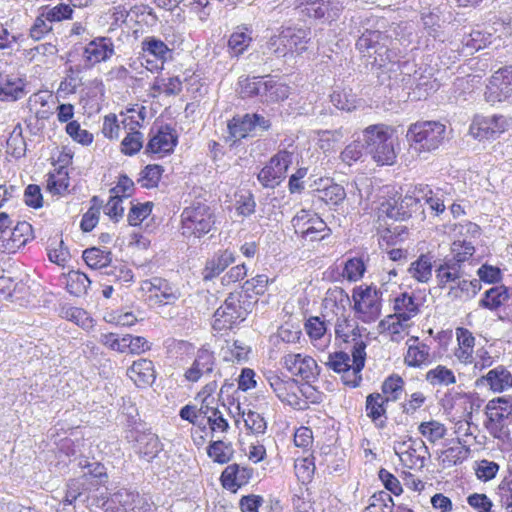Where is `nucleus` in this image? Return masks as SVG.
Returning a JSON list of instances; mask_svg holds the SVG:
<instances>
[{"label": "nucleus", "instance_id": "obj_1", "mask_svg": "<svg viewBox=\"0 0 512 512\" xmlns=\"http://www.w3.org/2000/svg\"><path fill=\"white\" fill-rule=\"evenodd\" d=\"M255 302L246 291L231 292L213 315V329L220 332L237 327L252 312Z\"/></svg>", "mask_w": 512, "mask_h": 512}, {"label": "nucleus", "instance_id": "obj_2", "mask_svg": "<svg viewBox=\"0 0 512 512\" xmlns=\"http://www.w3.org/2000/svg\"><path fill=\"white\" fill-rule=\"evenodd\" d=\"M406 138L413 153L429 154L444 143L446 126L439 121H418L409 126Z\"/></svg>", "mask_w": 512, "mask_h": 512}, {"label": "nucleus", "instance_id": "obj_3", "mask_svg": "<svg viewBox=\"0 0 512 512\" xmlns=\"http://www.w3.org/2000/svg\"><path fill=\"white\" fill-rule=\"evenodd\" d=\"M393 131L385 124H374L362 132L365 151L379 164L391 165L396 159Z\"/></svg>", "mask_w": 512, "mask_h": 512}, {"label": "nucleus", "instance_id": "obj_4", "mask_svg": "<svg viewBox=\"0 0 512 512\" xmlns=\"http://www.w3.org/2000/svg\"><path fill=\"white\" fill-rule=\"evenodd\" d=\"M512 414V396L505 395L488 401L485 406L484 426L495 439L505 443L510 439L507 420Z\"/></svg>", "mask_w": 512, "mask_h": 512}, {"label": "nucleus", "instance_id": "obj_5", "mask_svg": "<svg viewBox=\"0 0 512 512\" xmlns=\"http://www.w3.org/2000/svg\"><path fill=\"white\" fill-rule=\"evenodd\" d=\"M311 32L306 28L286 27L270 37L268 49L277 57L300 55L307 50Z\"/></svg>", "mask_w": 512, "mask_h": 512}, {"label": "nucleus", "instance_id": "obj_6", "mask_svg": "<svg viewBox=\"0 0 512 512\" xmlns=\"http://www.w3.org/2000/svg\"><path fill=\"white\" fill-rule=\"evenodd\" d=\"M214 224V212L205 203H193L181 213V234L186 238H201L212 230Z\"/></svg>", "mask_w": 512, "mask_h": 512}, {"label": "nucleus", "instance_id": "obj_7", "mask_svg": "<svg viewBox=\"0 0 512 512\" xmlns=\"http://www.w3.org/2000/svg\"><path fill=\"white\" fill-rule=\"evenodd\" d=\"M296 146L289 143L280 148L257 174V179L264 188L274 189L280 185L287 176L288 169L293 162Z\"/></svg>", "mask_w": 512, "mask_h": 512}, {"label": "nucleus", "instance_id": "obj_8", "mask_svg": "<svg viewBox=\"0 0 512 512\" xmlns=\"http://www.w3.org/2000/svg\"><path fill=\"white\" fill-rule=\"evenodd\" d=\"M295 234L305 241H321L328 237L331 229L315 212L301 209L291 220Z\"/></svg>", "mask_w": 512, "mask_h": 512}, {"label": "nucleus", "instance_id": "obj_9", "mask_svg": "<svg viewBox=\"0 0 512 512\" xmlns=\"http://www.w3.org/2000/svg\"><path fill=\"white\" fill-rule=\"evenodd\" d=\"M352 297L353 309L361 321L371 323L378 319L381 313V292L370 286L358 287L354 289Z\"/></svg>", "mask_w": 512, "mask_h": 512}, {"label": "nucleus", "instance_id": "obj_10", "mask_svg": "<svg viewBox=\"0 0 512 512\" xmlns=\"http://www.w3.org/2000/svg\"><path fill=\"white\" fill-rule=\"evenodd\" d=\"M512 125V119L504 115L476 116L469 128L470 134L479 141L498 138Z\"/></svg>", "mask_w": 512, "mask_h": 512}, {"label": "nucleus", "instance_id": "obj_11", "mask_svg": "<svg viewBox=\"0 0 512 512\" xmlns=\"http://www.w3.org/2000/svg\"><path fill=\"white\" fill-rule=\"evenodd\" d=\"M365 63L372 70L376 71L391 72L397 69L400 70L403 62H400L398 41L389 35V41L380 43L376 54L366 58Z\"/></svg>", "mask_w": 512, "mask_h": 512}, {"label": "nucleus", "instance_id": "obj_12", "mask_svg": "<svg viewBox=\"0 0 512 512\" xmlns=\"http://www.w3.org/2000/svg\"><path fill=\"white\" fill-rule=\"evenodd\" d=\"M395 453L399 456L403 465L410 469H422L430 458V452L421 438H409L408 441L394 446Z\"/></svg>", "mask_w": 512, "mask_h": 512}, {"label": "nucleus", "instance_id": "obj_13", "mask_svg": "<svg viewBox=\"0 0 512 512\" xmlns=\"http://www.w3.org/2000/svg\"><path fill=\"white\" fill-rule=\"evenodd\" d=\"M140 290L148 295V300L156 305L173 304L180 296L178 289L168 280L161 277H152L143 280Z\"/></svg>", "mask_w": 512, "mask_h": 512}, {"label": "nucleus", "instance_id": "obj_14", "mask_svg": "<svg viewBox=\"0 0 512 512\" xmlns=\"http://www.w3.org/2000/svg\"><path fill=\"white\" fill-rule=\"evenodd\" d=\"M292 5L309 17L329 22L337 20L344 9L339 0H292Z\"/></svg>", "mask_w": 512, "mask_h": 512}, {"label": "nucleus", "instance_id": "obj_15", "mask_svg": "<svg viewBox=\"0 0 512 512\" xmlns=\"http://www.w3.org/2000/svg\"><path fill=\"white\" fill-rule=\"evenodd\" d=\"M269 385L278 399L293 409L306 410V404L299 395V383L292 378H282L272 374L267 378Z\"/></svg>", "mask_w": 512, "mask_h": 512}, {"label": "nucleus", "instance_id": "obj_16", "mask_svg": "<svg viewBox=\"0 0 512 512\" xmlns=\"http://www.w3.org/2000/svg\"><path fill=\"white\" fill-rule=\"evenodd\" d=\"M485 99L491 104L512 102V66L499 69L491 76Z\"/></svg>", "mask_w": 512, "mask_h": 512}, {"label": "nucleus", "instance_id": "obj_17", "mask_svg": "<svg viewBox=\"0 0 512 512\" xmlns=\"http://www.w3.org/2000/svg\"><path fill=\"white\" fill-rule=\"evenodd\" d=\"M126 438L129 442H135V452L147 462H151L162 450L158 436L150 431L131 429L127 432Z\"/></svg>", "mask_w": 512, "mask_h": 512}, {"label": "nucleus", "instance_id": "obj_18", "mask_svg": "<svg viewBox=\"0 0 512 512\" xmlns=\"http://www.w3.org/2000/svg\"><path fill=\"white\" fill-rule=\"evenodd\" d=\"M283 365L292 375L307 383L315 381L320 372L317 362L312 357L300 353L285 355Z\"/></svg>", "mask_w": 512, "mask_h": 512}, {"label": "nucleus", "instance_id": "obj_19", "mask_svg": "<svg viewBox=\"0 0 512 512\" xmlns=\"http://www.w3.org/2000/svg\"><path fill=\"white\" fill-rule=\"evenodd\" d=\"M393 308L394 315L390 316V318H395L396 322H392L389 326V330L392 333H398L399 328L408 326V321L419 313V304L407 292L401 293L395 298Z\"/></svg>", "mask_w": 512, "mask_h": 512}, {"label": "nucleus", "instance_id": "obj_20", "mask_svg": "<svg viewBox=\"0 0 512 512\" xmlns=\"http://www.w3.org/2000/svg\"><path fill=\"white\" fill-rule=\"evenodd\" d=\"M414 68V63L404 61L400 68V72L404 75L402 81L405 82V85L410 86L413 90H417L419 98L426 97L431 92L438 90L439 84L436 79L432 78L431 75H424L417 70H414V74L411 75L410 71Z\"/></svg>", "mask_w": 512, "mask_h": 512}, {"label": "nucleus", "instance_id": "obj_21", "mask_svg": "<svg viewBox=\"0 0 512 512\" xmlns=\"http://www.w3.org/2000/svg\"><path fill=\"white\" fill-rule=\"evenodd\" d=\"M216 358L214 352L205 346L197 350L195 359L191 366L185 371L184 377L189 382H197L203 376L214 371Z\"/></svg>", "mask_w": 512, "mask_h": 512}, {"label": "nucleus", "instance_id": "obj_22", "mask_svg": "<svg viewBox=\"0 0 512 512\" xmlns=\"http://www.w3.org/2000/svg\"><path fill=\"white\" fill-rule=\"evenodd\" d=\"M334 330L336 339L353 344L352 350H356L361 343L366 344L362 337V332L366 329L360 328L357 320L353 318L344 315L337 317Z\"/></svg>", "mask_w": 512, "mask_h": 512}, {"label": "nucleus", "instance_id": "obj_23", "mask_svg": "<svg viewBox=\"0 0 512 512\" xmlns=\"http://www.w3.org/2000/svg\"><path fill=\"white\" fill-rule=\"evenodd\" d=\"M114 54V44L111 38L98 37L90 41L84 48L83 58L87 65L93 66L107 61Z\"/></svg>", "mask_w": 512, "mask_h": 512}, {"label": "nucleus", "instance_id": "obj_24", "mask_svg": "<svg viewBox=\"0 0 512 512\" xmlns=\"http://www.w3.org/2000/svg\"><path fill=\"white\" fill-rule=\"evenodd\" d=\"M26 81L15 74L0 72V101L15 102L26 95Z\"/></svg>", "mask_w": 512, "mask_h": 512}, {"label": "nucleus", "instance_id": "obj_25", "mask_svg": "<svg viewBox=\"0 0 512 512\" xmlns=\"http://www.w3.org/2000/svg\"><path fill=\"white\" fill-rule=\"evenodd\" d=\"M253 476L251 467L237 463L228 465L221 474V484L225 489L236 491L237 488L246 485Z\"/></svg>", "mask_w": 512, "mask_h": 512}, {"label": "nucleus", "instance_id": "obj_26", "mask_svg": "<svg viewBox=\"0 0 512 512\" xmlns=\"http://www.w3.org/2000/svg\"><path fill=\"white\" fill-rule=\"evenodd\" d=\"M235 262L234 252L225 249L219 250L208 258L201 271L203 281H211L218 277L229 265Z\"/></svg>", "mask_w": 512, "mask_h": 512}, {"label": "nucleus", "instance_id": "obj_27", "mask_svg": "<svg viewBox=\"0 0 512 512\" xmlns=\"http://www.w3.org/2000/svg\"><path fill=\"white\" fill-rule=\"evenodd\" d=\"M361 35L356 41V49L361 57L366 59L376 54L377 48L383 41H389V34L380 30H371L364 28V31L358 30Z\"/></svg>", "mask_w": 512, "mask_h": 512}, {"label": "nucleus", "instance_id": "obj_28", "mask_svg": "<svg viewBox=\"0 0 512 512\" xmlns=\"http://www.w3.org/2000/svg\"><path fill=\"white\" fill-rule=\"evenodd\" d=\"M141 45L144 57L152 56L157 61H160V65L157 63L153 65V62L147 59V64H151V67L147 66V69H149L150 71L163 69L164 62L171 55V49H169L168 46L162 40L156 37L144 38Z\"/></svg>", "mask_w": 512, "mask_h": 512}, {"label": "nucleus", "instance_id": "obj_29", "mask_svg": "<svg viewBox=\"0 0 512 512\" xmlns=\"http://www.w3.org/2000/svg\"><path fill=\"white\" fill-rule=\"evenodd\" d=\"M479 381L494 393H502L512 388V373L504 366L498 365L490 369Z\"/></svg>", "mask_w": 512, "mask_h": 512}, {"label": "nucleus", "instance_id": "obj_30", "mask_svg": "<svg viewBox=\"0 0 512 512\" xmlns=\"http://www.w3.org/2000/svg\"><path fill=\"white\" fill-rule=\"evenodd\" d=\"M366 344H359L356 350H352V365L341 372L342 381L345 385L350 387H357L361 380V371L365 366L366 359Z\"/></svg>", "mask_w": 512, "mask_h": 512}, {"label": "nucleus", "instance_id": "obj_31", "mask_svg": "<svg viewBox=\"0 0 512 512\" xmlns=\"http://www.w3.org/2000/svg\"><path fill=\"white\" fill-rule=\"evenodd\" d=\"M127 375L138 387L150 386L156 378L154 364L149 359L134 361L128 369Z\"/></svg>", "mask_w": 512, "mask_h": 512}, {"label": "nucleus", "instance_id": "obj_32", "mask_svg": "<svg viewBox=\"0 0 512 512\" xmlns=\"http://www.w3.org/2000/svg\"><path fill=\"white\" fill-rule=\"evenodd\" d=\"M408 349L404 362L409 367H420L431 362L430 347L420 343L418 337H410L407 341Z\"/></svg>", "mask_w": 512, "mask_h": 512}, {"label": "nucleus", "instance_id": "obj_33", "mask_svg": "<svg viewBox=\"0 0 512 512\" xmlns=\"http://www.w3.org/2000/svg\"><path fill=\"white\" fill-rule=\"evenodd\" d=\"M33 238V230L30 223L26 221L18 222L13 229L8 230L3 240L6 242L5 249L9 252L23 247Z\"/></svg>", "mask_w": 512, "mask_h": 512}, {"label": "nucleus", "instance_id": "obj_34", "mask_svg": "<svg viewBox=\"0 0 512 512\" xmlns=\"http://www.w3.org/2000/svg\"><path fill=\"white\" fill-rule=\"evenodd\" d=\"M456 339L458 347L454 351L457 360L463 364H472L474 361L475 337L467 328L458 327L456 329Z\"/></svg>", "mask_w": 512, "mask_h": 512}, {"label": "nucleus", "instance_id": "obj_35", "mask_svg": "<svg viewBox=\"0 0 512 512\" xmlns=\"http://www.w3.org/2000/svg\"><path fill=\"white\" fill-rule=\"evenodd\" d=\"M387 399L379 393L370 394L366 398V415L372 420L377 428L383 429L386 426Z\"/></svg>", "mask_w": 512, "mask_h": 512}, {"label": "nucleus", "instance_id": "obj_36", "mask_svg": "<svg viewBox=\"0 0 512 512\" xmlns=\"http://www.w3.org/2000/svg\"><path fill=\"white\" fill-rule=\"evenodd\" d=\"M90 485L92 482L88 481L86 477H78L68 481L66 485V494L63 500V505H72L77 500L85 503L89 499Z\"/></svg>", "mask_w": 512, "mask_h": 512}, {"label": "nucleus", "instance_id": "obj_37", "mask_svg": "<svg viewBox=\"0 0 512 512\" xmlns=\"http://www.w3.org/2000/svg\"><path fill=\"white\" fill-rule=\"evenodd\" d=\"M176 143L177 139L172 129L166 126L165 128H161L157 134L149 140L146 151L151 153H169L173 151Z\"/></svg>", "mask_w": 512, "mask_h": 512}, {"label": "nucleus", "instance_id": "obj_38", "mask_svg": "<svg viewBox=\"0 0 512 512\" xmlns=\"http://www.w3.org/2000/svg\"><path fill=\"white\" fill-rule=\"evenodd\" d=\"M492 34L484 32L479 27L471 29L469 33H465L461 40L462 52L465 55H472L478 50L485 48L491 43Z\"/></svg>", "mask_w": 512, "mask_h": 512}, {"label": "nucleus", "instance_id": "obj_39", "mask_svg": "<svg viewBox=\"0 0 512 512\" xmlns=\"http://www.w3.org/2000/svg\"><path fill=\"white\" fill-rule=\"evenodd\" d=\"M305 329L309 335L313 345L319 349L324 350L330 342V334H327V328L324 321L319 317H311L305 324Z\"/></svg>", "mask_w": 512, "mask_h": 512}, {"label": "nucleus", "instance_id": "obj_40", "mask_svg": "<svg viewBox=\"0 0 512 512\" xmlns=\"http://www.w3.org/2000/svg\"><path fill=\"white\" fill-rule=\"evenodd\" d=\"M250 348L239 340H226L221 348V356L225 362L243 364L248 360Z\"/></svg>", "mask_w": 512, "mask_h": 512}, {"label": "nucleus", "instance_id": "obj_41", "mask_svg": "<svg viewBox=\"0 0 512 512\" xmlns=\"http://www.w3.org/2000/svg\"><path fill=\"white\" fill-rule=\"evenodd\" d=\"M509 290L504 285L494 286L484 292L479 306L491 311L500 308L509 299Z\"/></svg>", "mask_w": 512, "mask_h": 512}, {"label": "nucleus", "instance_id": "obj_42", "mask_svg": "<svg viewBox=\"0 0 512 512\" xmlns=\"http://www.w3.org/2000/svg\"><path fill=\"white\" fill-rule=\"evenodd\" d=\"M289 87L271 78L264 79L261 93L262 102H278L287 99Z\"/></svg>", "mask_w": 512, "mask_h": 512}, {"label": "nucleus", "instance_id": "obj_43", "mask_svg": "<svg viewBox=\"0 0 512 512\" xmlns=\"http://www.w3.org/2000/svg\"><path fill=\"white\" fill-rule=\"evenodd\" d=\"M432 259L429 254L420 255L409 267L411 277L422 283L428 282L432 277Z\"/></svg>", "mask_w": 512, "mask_h": 512}, {"label": "nucleus", "instance_id": "obj_44", "mask_svg": "<svg viewBox=\"0 0 512 512\" xmlns=\"http://www.w3.org/2000/svg\"><path fill=\"white\" fill-rule=\"evenodd\" d=\"M83 259L92 269L106 268L112 261V253L109 250L92 247L83 251Z\"/></svg>", "mask_w": 512, "mask_h": 512}, {"label": "nucleus", "instance_id": "obj_45", "mask_svg": "<svg viewBox=\"0 0 512 512\" xmlns=\"http://www.w3.org/2000/svg\"><path fill=\"white\" fill-rule=\"evenodd\" d=\"M78 465L83 469V475L81 477H86L88 481H90V479H94L96 481L95 485H99L107 481L108 475L106 468L102 463L82 458L79 460Z\"/></svg>", "mask_w": 512, "mask_h": 512}, {"label": "nucleus", "instance_id": "obj_46", "mask_svg": "<svg viewBox=\"0 0 512 512\" xmlns=\"http://www.w3.org/2000/svg\"><path fill=\"white\" fill-rule=\"evenodd\" d=\"M347 134L348 132L343 128L320 131L317 143L318 147L324 152L333 151Z\"/></svg>", "mask_w": 512, "mask_h": 512}, {"label": "nucleus", "instance_id": "obj_47", "mask_svg": "<svg viewBox=\"0 0 512 512\" xmlns=\"http://www.w3.org/2000/svg\"><path fill=\"white\" fill-rule=\"evenodd\" d=\"M228 131L235 141L246 138L254 129L249 114L242 117H233L228 122Z\"/></svg>", "mask_w": 512, "mask_h": 512}, {"label": "nucleus", "instance_id": "obj_48", "mask_svg": "<svg viewBox=\"0 0 512 512\" xmlns=\"http://www.w3.org/2000/svg\"><path fill=\"white\" fill-rule=\"evenodd\" d=\"M427 193H430V187L425 184H418L411 190H408L406 195L401 198L405 204V209L409 211L410 215L420 208V203L423 202Z\"/></svg>", "mask_w": 512, "mask_h": 512}, {"label": "nucleus", "instance_id": "obj_49", "mask_svg": "<svg viewBox=\"0 0 512 512\" xmlns=\"http://www.w3.org/2000/svg\"><path fill=\"white\" fill-rule=\"evenodd\" d=\"M264 77L242 76L238 81V92L241 98H252L258 96L261 98Z\"/></svg>", "mask_w": 512, "mask_h": 512}, {"label": "nucleus", "instance_id": "obj_50", "mask_svg": "<svg viewBox=\"0 0 512 512\" xmlns=\"http://www.w3.org/2000/svg\"><path fill=\"white\" fill-rule=\"evenodd\" d=\"M425 379L432 386H449L456 383V377L452 370L443 365H438L434 369L429 370Z\"/></svg>", "mask_w": 512, "mask_h": 512}, {"label": "nucleus", "instance_id": "obj_51", "mask_svg": "<svg viewBox=\"0 0 512 512\" xmlns=\"http://www.w3.org/2000/svg\"><path fill=\"white\" fill-rule=\"evenodd\" d=\"M233 448L230 443H225L222 440H216L209 444L207 447L208 456L219 464L228 463L233 456Z\"/></svg>", "mask_w": 512, "mask_h": 512}, {"label": "nucleus", "instance_id": "obj_52", "mask_svg": "<svg viewBox=\"0 0 512 512\" xmlns=\"http://www.w3.org/2000/svg\"><path fill=\"white\" fill-rule=\"evenodd\" d=\"M331 103L339 110L352 111L356 108V96L351 89H335L330 95Z\"/></svg>", "mask_w": 512, "mask_h": 512}, {"label": "nucleus", "instance_id": "obj_53", "mask_svg": "<svg viewBox=\"0 0 512 512\" xmlns=\"http://www.w3.org/2000/svg\"><path fill=\"white\" fill-rule=\"evenodd\" d=\"M27 144L22 135L20 125L16 126L7 139V153L15 159H20L26 155Z\"/></svg>", "mask_w": 512, "mask_h": 512}, {"label": "nucleus", "instance_id": "obj_54", "mask_svg": "<svg viewBox=\"0 0 512 512\" xmlns=\"http://www.w3.org/2000/svg\"><path fill=\"white\" fill-rule=\"evenodd\" d=\"M318 198L326 204L337 206L346 198V191L343 186L332 183L323 189H318Z\"/></svg>", "mask_w": 512, "mask_h": 512}, {"label": "nucleus", "instance_id": "obj_55", "mask_svg": "<svg viewBox=\"0 0 512 512\" xmlns=\"http://www.w3.org/2000/svg\"><path fill=\"white\" fill-rule=\"evenodd\" d=\"M164 172V169L162 166L157 164H150L147 165L140 173V177L138 178V183L143 188H154L157 187L161 176Z\"/></svg>", "mask_w": 512, "mask_h": 512}, {"label": "nucleus", "instance_id": "obj_56", "mask_svg": "<svg viewBox=\"0 0 512 512\" xmlns=\"http://www.w3.org/2000/svg\"><path fill=\"white\" fill-rule=\"evenodd\" d=\"M418 431L429 442L435 443L438 440L444 438L447 429L444 424L435 420H431L428 422L420 423Z\"/></svg>", "mask_w": 512, "mask_h": 512}, {"label": "nucleus", "instance_id": "obj_57", "mask_svg": "<svg viewBox=\"0 0 512 512\" xmlns=\"http://www.w3.org/2000/svg\"><path fill=\"white\" fill-rule=\"evenodd\" d=\"M457 442L459 445L449 447L443 452V463L448 466H455L463 463L470 453V448L462 445L459 438L457 439Z\"/></svg>", "mask_w": 512, "mask_h": 512}, {"label": "nucleus", "instance_id": "obj_58", "mask_svg": "<svg viewBox=\"0 0 512 512\" xmlns=\"http://www.w3.org/2000/svg\"><path fill=\"white\" fill-rule=\"evenodd\" d=\"M404 391V380L396 374L385 379L382 384V392L387 397V401H396L400 398Z\"/></svg>", "mask_w": 512, "mask_h": 512}, {"label": "nucleus", "instance_id": "obj_59", "mask_svg": "<svg viewBox=\"0 0 512 512\" xmlns=\"http://www.w3.org/2000/svg\"><path fill=\"white\" fill-rule=\"evenodd\" d=\"M381 211L385 213L387 217L394 220L403 221L411 217L409 211L405 209V204L402 199H400V201L395 199L387 200L382 203Z\"/></svg>", "mask_w": 512, "mask_h": 512}, {"label": "nucleus", "instance_id": "obj_60", "mask_svg": "<svg viewBox=\"0 0 512 512\" xmlns=\"http://www.w3.org/2000/svg\"><path fill=\"white\" fill-rule=\"evenodd\" d=\"M91 284L88 276L80 271H70L68 273L67 288L70 293L79 295L85 293Z\"/></svg>", "mask_w": 512, "mask_h": 512}, {"label": "nucleus", "instance_id": "obj_61", "mask_svg": "<svg viewBox=\"0 0 512 512\" xmlns=\"http://www.w3.org/2000/svg\"><path fill=\"white\" fill-rule=\"evenodd\" d=\"M62 315L69 321L74 322L83 329H90L93 327V320L89 314L82 308L68 307L62 310Z\"/></svg>", "mask_w": 512, "mask_h": 512}, {"label": "nucleus", "instance_id": "obj_62", "mask_svg": "<svg viewBox=\"0 0 512 512\" xmlns=\"http://www.w3.org/2000/svg\"><path fill=\"white\" fill-rule=\"evenodd\" d=\"M475 248L471 242L454 241L451 245V253L448 255L452 260H459V264L464 266L474 254Z\"/></svg>", "mask_w": 512, "mask_h": 512}, {"label": "nucleus", "instance_id": "obj_63", "mask_svg": "<svg viewBox=\"0 0 512 512\" xmlns=\"http://www.w3.org/2000/svg\"><path fill=\"white\" fill-rule=\"evenodd\" d=\"M92 206L89 208V210L83 215L81 219V229L84 232H90L94 229L96 224L98 223V218L100 214V209L102 206V202L99 200L97 196H94L91 199Z\"/></svg>", "mask_w": 512, "mask_h": 512}, {"label": "nucleus", "instance_id": "obj_64", "mask_svg": "<svg viewBox=\"0 0 512 512\" xmlns=\"http://www.w3.org/2000/svg\"><path fill=\"white\" fill-rule=\"evenodd\" d=\"M497 494L503 507L511 509L512 512V471H510L500 482Z\"/></svg>", "mask_w": 512, "mask_h": 512}]
</instances>
